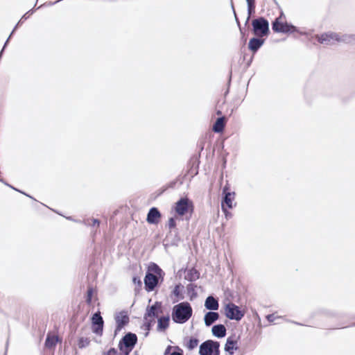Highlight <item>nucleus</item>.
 Here are the masks:
<instances>
[{"label": "nucleus", "mask_w": 355, "mask_h": 355, "mask_svg": "<svg viewBox=\"0 0 355 355\" xmlns=\"http://www.w3.org/2000/svg\"><path fill=\"white\" fill-rule=\"evenodd\" d=\"M200 163V154L192 155L189 160L187 170L184 175H186V177L191 175L190 181L193 177L198 174Z\"/></svg>", "instance_id": "nucleus-13"}, {"label": "nucleus", "mask_w": 355, "mask_h": 355, "mask_svg": "<svg viewBox=\"0 0 355 355\" xmlns=\"http://www.w3.org/2000/svg\"><path fill=\"white\" fill-rule=\"evenodd\" d=\"M165 272L155 262H150L144 278L146 292L157 291L164 281Z\"/></svg>", "instance_id": "nucleus-1"}, {"label": "nucleus", "mask_w": 355, "mask_h": 355, "mask_svg": "<svg viewBox=\"0 0 355 355\" xmlns=\"http://www.w3.org/2000/svg\"><path fill=\"white\" fill-rule=\"evenodd\" d=\"M3 53H4V51H3V49H1L0 51V58H2Z\"/></svg>", "instance_id": "nucleus-64"}, {"label": "nucleus", "mask_w": 355, "mask_h": 355, "mask_svg": "<svg viewBox=\"0 0 355 355\" xmlns=\"http://www.w3.org/2000/svg\"><path fill=\"white\" fill-rule=\"evenodd\" d=\"M266 320L270 322H273L275 321V320L276 319V317L275 316V315L273 313L272 314H268L266 316Z\"/></svg>", "instance_id": "nucleus-52"}, {"label": "nucleus", "mask_w": 355, "mask_h": 355, "mask_svg": "<svg viewBox=\"0 0 355 355\" xmlns=\"http://www.w3.org/2000/svg\"><path fill=\"white\" fill-rule=\"evenodd\" d=\"M204 146H205V142H204V141H202V142L200 143V144L198 146V147H199V150H200V152H201V151H202V150H203V149H204ZM198 154H200V153H199Z\"/></svg>", "instance_id": "nucleus-57"}, {"label": "nucleus", "mask_w": 355, "mask_h": 355, "mask_svg": "<svg viewBox=\"0 0 355 355\" xmlns=\"http://www.w3.org/2000/svg\"><path fill=\"white\" fill-rule=\"evenodd\" d=\"M338 33L327 31L322 33L321 35H315V40L320 44L332 45L337 42L336 40L338 38Z\"/></svg>", "instance_id": "nucleus-15"}, {"label": "nucleus", "mask_w": 355, "mask_h": 355, "mask_svg": "<svg viewBox=\"0 0 355 355\" xmlns=\"http://www.w3.org/2000/svg\"><path fill=\"white\" fill-rule=\"evenodd\" d=\"M220 318V315L216 311H207L204 315V322L206 327H210Z\"/></svg>", "instance_id": "nucleus-22"}, {"label": "nucleus", "mask_w": 355, "mask_h": 355, "mask_svg": "<svg viewBox=\"0 0 355 355\" xmlns=\"http://www.w3.org/2000/svg\"><path fill=\"white\" fill-rule=\"evenodd\" d=\"M284 22L282 21L280 17H276L275 19L272 21L271 26H272V30L275 33H281L282 31H284L282 27H284Z\"/></svg>", "instance_id": "nucleus-35"}, {"label": "nucleus", "mask_w": 355, "mask_h": 355, "mask_svg": "<svg viewBox=\"0 0 355 355\" xmlns=\"http://www.w3.org/2000/svg\"><path fill=\"white\" fill-rule=\"evenodd\" d=\"M163 214L158 207H151L146 214V221L149 225H157L162 220Z\"/></svg>", "instance_id": "nucleus-14"}, {"label": "nucleus", "mask_w": 355, "mask_h": 355, "mask_svg": "<svg viewBox=\"0 0 355 355\" xmlns=\"http://www.w3.org/2000/svg\"><path fill=\"white\" fill-rule=\"evenodd\" d=\"M232 69H230L229 71V73H228V78H227V88L223 94L225 98L230 93V86H231V83H232Z\"/></svg>", "instance_id": "nucleus-44"}, {"label": "nucleus", "mask_w": 355, "mask_h": 355, "mask_svg": "<svg viewBox=\"0 0 355 355\" xmlns=\"http://www.w3.org/2000/svg\"><path fill=\"white\" fill-rule=\"evenodd\" d=\"M162 302L156 301L152 305H148L144 315V322L141 328L146 331L144 336L146 337L155 323V318H157V313L161 312Z\"/></svg>", "instance_id": "nucleus-4"}, {"label": "nucleus", "mask_w": 355, "mask_h": 355, "mask_svg": "<svg viewBox=\"0 0 355 355\" xmlns=\"http://www.w3.org/2000/svg\"><path fill=\"white\" fill-rule=\"evenodd\" d=\"M168 230L166 233V238L164 239V245L165 248L168 246L178 247L182 239L180 236V230Z\"/></svg>", "instance_id": "nucleus-12"}, {"label": "nucleus", "mask_w": 355, "mask_h": 355, "mask_svg": "<svg viewBox=\"0 0 355 355\" xmlns=\"http://www.w3.org/2000/svg\"><path fill=\"white\" fill-rule=\"evenodd\" d=\"M59 2H60V0H56L55 1H46L44 3L40 5V6H38L37 8H35V9H36V10H39L41 8H43V7L54 6V5L57 4Z\"/></svg>", "instance_id": "nucleus-47"}, {"label": "nucleus", "mask_w": 355, "mask_h": 355, "mask_svg": "<svg viewBox=\"0 0 355 355\" xmlns=\"http://www.w3.org/2000/svg\"><path fill=\"white\" fill-rule=\"evenodd\" d=\"M282 29L284 30L281 33L283 34L298 33L300 35H304L298 27L293 25L291 22H284V27Z\"/></svg>", "instance_id": "nucleus-26"}, {"label": "nucleus", "mask_w": 355, "mask_h": 355, "mask_svg": "<svg viewBox=\"0 0 355 355\" xmlns=\"http://www.w3.org/2000/svg\"><path fill=\"white\" fill-rule=\"evenodd\" d=\"M199 339L195 336H186L184 338V346L189 351L193 350L199 344Z\"/></svg>", "instance_id": "nucleus-28"}, {"label": "nucleus", "mask_w": 355, "mask_h": 355, "mask_svg": "<svg viewBox=\"0 0 355 355\" xmlns=\"http://www.w3.org/2000/svg\"><path fill=\"white\" fill-rule=\"evenodd\" d=\"M184 220V219H180V217L177 216L175 214L168 218V221L165 223V228H167L168 230H179L178 227V221Z\"/></svg>", "instance_id": "nucleus-29"}, {"label": "nucleus", "mask_w": 355, "mask_h": 355, "mask_svg": "<svg viewBox=\"0 0 355 355\" xmlns=\"http://www.w3.org/2000/svg\"><path fill=\"white\" fill-rule=\"evenodd\" d=\"M186 272H187V267L186 268H180L178 271V273L177 275L179 276V277L180 278L182 277V273H184L186 275Z\"/></svg>", "instance_id": "nucleus-54"}, {"label": "nucleus", "mask_w": 355, "mask_h": 355, "mask_svg": "<svg viewBox=\"0 0 355 355\" xmlns=\"http://www.w3.org/2000/svg\"><path fill=\"white\" fill-rule=\"evenodd\" d=\"M90 320L92 333L97 336H102L103 333L104 320L99 309L92 314Z\"/></svg>", "instance_id": "nucleus-10"}, {"label": "nucleus", "mask_w": 355, "mask_h": 355, "mask_svg": "<svg viewBox=\"0 0 355 355\" xmlns=\"http://www.w3.org/2000/svg\"><path fill=\"white\" fill-rule=\"evenodd\" d=\"M337 42H343L345 44H351L355 42V34H340L338 33Z\"/></svg>", "instance_id": "nucleus-34"}, {"label": "nucleus", "mask_w": 355, "mask_h": 355, "mask_svg": "<svg viewBox=\"0 0 355 355\" xmlns=\"http://www.w3.org/2000/svg\"><path fill=\"white\" fill-rule=\"evenodd\" d=\"M239 32L241 34V42L243 46L246 44L248 36H249V31L248 29L245 28V27H240Z\"/></svg>", "instance_id": "nucleus-41"}, {"label": "nucleus", "mask_w": 355, "mask_h": 355, "mask_svg": "<svg viewBox=\"0 0 355 355\" xmlns=\"http://www.w3.org/2000/svg\"><path fill=\"white\" fill-rule=\"evenodd\" d=\"M197 285L193 283H189L186 286L187 294L190 301H193L198 296L196 291Z\"/></svg>", "instance_id": "nucleus-31"}, {"label": "nucleus", "mask_w": 355, "mask_h": 355, "mask_svg": "<svg viewBox=\"0 0 355 355\" xmlns=\"http://www.w3.org/2000/svg\"><path fill=\"white\" fill-rule=\"evenodd\" d=\"M116 322L114 336H116L129 323V315L126 310H122L115 314Z\"/></svg>", "instance_id": "nucleus-11"}, {"label": "nucleus", "mask_w": 355, "mask_h": 355, "mask_svg": "<svg viewBox=\"0 0 355 355\" xmlns=\"http://www.w3.org/2000/svg\"><path fill=\"white\" fill-rule=\"evenodd\" d=\"M353 96H351L350 97H348L347 98H346L345 97H341V100H342L343 103H347L350 100V98H352Z\"/></svg>", "instance_id": "nucleus-56"}, {"label": "nucleus", "mask_w": 355, "mask_h": 355, "mask_svg": "<svg viewBox=\"0 0 355 355\" xmlns=\"http://www.w3.org/2000/svg\"><path fill=\"white\" fill-rule=\"evenodd\" d=\"M228 192H232V191H230V185L229 184L228 182H227L222 189V195H224Z\"/></svg>", "instance_id": "nucleus-50"}, {"label": "nucleus", "mask_w": 355, "mask_h": 355, "mask_svg": "<svg viewBox=\"0 0 355 355\" xmlns=\"http://www.w3.org/2000/svg\"><path fill=\"white\" fill-rule=\"evenodd\" d=\"M165 192H166L165 188H164L162 186V187L158 189L157 191H155L154 193H153L150 195V198L153 200H155L157 198H159V196H161L162 195H163Z\"/></svg>", "instance_id": "nucleus-45"}, {"label": "nucleus", "mask_w": 355, "mask_h": 355, "mask_svg": "<svg viewBox=\"0 0 355 355\" xmlns=\"http://www.w3.org/2000/svg\"><path fill=\"white\" fill-rule=\"evenodd\" d=\"M324 327H325L326 329H338V327H331V326H329V325H325Z\"/></svg>", "instance_id": "nucleus-59"}, {"label": "nucleus", "mask_w": 355, "mask_h": 355, "mask_svg": "<svg viewBox=\"0 0 355 355\" xmlns=\"http://www.w3.org/2000/svg\"><path fill=\"white\" fill-rule=\"evenodd\" d=\"M193 309L187 301L181 302L173 306L171 311V318L176 324H184L192 316Z\"/></svg>", "instance_id": "nucleus-3"}, {"label": "nucleus", "mask_w": 355, "mask_h": 355, "mask_svg": "<svg viewBox=\"0 0 355 355\" xmlns=\"http://www.w3.org/2000/svg\"><path fill=\"white\" fill-rule=\"evenodd\" d=\"M185 287L182 283L175 284L171 291L170 297L173 304L184 299Z\"/></svg>", "instance_id": "nucleus-16"}, {"label": "nucleus", "mask_w": 355, "mask_h": 355, "mask_svg": "<svg viewBox=\"0 0 355 355\" xmlns=\"http://www.w3.org/2000/svg\"><path fill=\"white\" fill-rule=\"evenodd\" d=\"M224 119H225L224 116H218L216 119V120L214 123V127H213V130L214 132H216V133L222 132V131L224 128V123H223Z\"/></svg>", "instance_id": "nucleus-38"}, {"label": "nucleus", "mask_w": 355, "mask_h": 355, "mask_svg": "<svg viewBox=\"0 0 355 355\" xmlns=\"http://www.w3.org/2000/svg\"><path fill=\"white\" fill-rule=\"evenodd\" d=\"M8 344H9V339L8 338L6 340V349H5L4 355H6L8 347Z\"/></svg>", "instance_id": "nucleus-58"}, {"label": "nucleus", "mask_w": 355, "mask_h": 355, "mask_svg": "<svg viewBox=\"0 0 355 355\" xmlns=\"http://www.w3.org/2000/svg\"><path fill=\"white\" fill-rule=\"evenodd\" d=\"M252 32L256 36L268 37L270 34L268 20L263 17H257L251 21Z\"/></svg>", "instance_id": "nucleus-7"}, {"label": "nucleus", "mask_w": 355, "mask_h": 355, "mask_svg": "<svg viewBox=\"0 0 355 355\" xmlns=\"http://www.w3.org/2000/svg\"><path fill=\"white\" fill-rule=\"evenodd\" d=\"M230 6H231V8H232V10H235V8H234V3H233L232 0H230Z\"/></svg>", "instance_id": "nucleus-61"}, {"label": "nucleus", "mask_w": 355, "mask_h": 355, "mask_svg": "<svg viewBox=\"0 0 355 355\" xmlns=\"http://www.w3.org/2000/svg\"><path fill=\"white\" fill-rule=\"evenodd\" d=\"M199 355H220V342L208 339L199 346Z\"/></svg>", "instance_id": "nucleus-9"}, {"label": "nucleus", "mask_w": 355, "mask_h": 355, "mask_svg": "<svg viewBox=\"0 0 355 355\" xmlns=\"http://www.w3.org/2000/svg\"><path fill=\"white\" fill-rule=\"evenodd\" d=\"M355 327V322H352V324H350L348 326H346L345 327Z\"/></svg>", "instance_id": "nucleus-63"}, {"label": "nucleus", "mask_w": 355, "mask_h": 355, "mask_svg": "<svg viewBox=\"0 0 355 355\" xmlns=\"http://www.w3.org/2000/svg\"><path fill=\"white\" fill-rule=\"evenodd\" d=\"M216 114L218 116H223V114H222V112H221L220 110H216Z\"/></svg>", "instance_id": "nucleus-60"}, {"label": "nucleus", "mask_w": 355, "mask_h": 355, "mask_svg": "<svg viewBox=\"0 0 355 355\" xmlns=\"http://www.w3.org/2000/svg\"><path fill=\"white\" fill-rule=\"evenodd\" d=\"M94 294V288L89 286L87 289L86 293L85 294V302L88 306H92V296Z\"/></svg>", "instance_id": "nucleus-40"}, {"label": "nucleus", "mask_w": 355, "mask_h": 355, "mask_svg": "<svg viewBox=\"0 0 355 355\" xmlns=\"http://www.w3.org/2000/svg\"><path fill=\"white\" fill-rule=\"evenodd\" d=\"M194 211V205L187 197L180 198L172 206L171 212L187 221L190 220Z\"/></svg>", "instance_id": "nucleus-2"}, {"label": "nucleus", "mask_w": 355, "mask_h": 355, "mask_svg": "<svg viewBox=\"0 0 355 355\" xmlns=\"http://www.w3.org/2000/svg\"><path fill=\"white\" fill-rule=\"evenodd\" d=\"M230 209L227 207H221V210L227 220H230L233 216V214L231 211H230Z\"/></svg>", "instance_id": "nucleus-48"}, {"label": "nucleus", "mask_w": 355, "mask_h": 355, "mask_svg": "<svg viewBox=\"0 0 355 355\" xmlns=\"http://www.w3.org/2000/svg\"><path fill=\"white\" fill-rule=\"evenodd\" d=\"M312 318H320L329 322H337L342 319L348 317L347 314L336 310L320 308L311 314Z\"/></svg>", "instance_id": "nucleus-5"}, {"label": "nucleus", "mask_w": 355, "mask_h": 355, "mask_svg": "<svg viewBox=\"0 0 355 355\" xmlns=\"http://www.w3.org/2000/svg\"><path fill=\"white\" fill-rule=\"evenodd\" d=\"M0 182H2L6 186H7L8 187L12 189V190H14L19 193H21L32 200H35V198L33 196H32L31 195H30L29 193H26V191H24L23 190H21L17 187H15L13 185L10 184L8 182H6L3 178H0Z\"/></svg>", "instance_id": "nucleus-39"}, {"label": "nucleus", "mask_w": 355, "mask_h": 355, "mask_svg": "<svg viewBox=\"0 0 355 355\" xmlns=\"http://www.w3.org/2000/svg\"><path fill=\"white\" fill-rule=\"evenodd\" d=\"M247 4V13L248 16L245 21V26H246L250 19L251 16L255 14L256 11V0H245Z\"/></svg>", "instance_id": "nucleus-27"}, {"label": "nucleus", "mask_w": 355, "mask_h": 355, "mask_svg": "<svg viewBox=\"0 0 355 355\" xmlns=\"http://www.w3.org/2000/svg\"><path fill=\"white\" fill-rule=\"evenodd\" d=\"M234 19H235V21L236 23L238 28H240V27H243L241 24V22H240L238 15H236V17H234Z\"/></svg>", "instance_id": "nucleus-55"}, {"label": "nucleus", "mask_w": 355, "mask_h": 355, "mask_svg": "<svg viewBox=\"0 0 355 355\" xmlns=\"http://www.w3.org/2000/svg\"><path fill=\"white\" fill-rule=\"evenodd\" d=\"M164 355H184V351L178 345H168L164 350Z\"/></svg>", "instance_id": "nucleus-32"}, {"label": "nucleus", "mask_w": 355, "mask_h": 355, "mask_svg": "<svg viewBox=\"0 0 355 355\" xmlns=\"http://www.w3.org/2000/svg\"><path fill=\"white\" fill-rule=\"evenodd\" d=\"M186 178V175H179L174 180L168 182V183L163 185V187L165 188V191H168L169 189H174L177 187H180L183 184L184 181Z\"/></svg>", "instance_id": "nucleus-21"}, {"label": "nucleus", "mask_w": 355, "mask_h": 355, "mask_svg": "<svg viewBox=\"0 0 355 355\" xmlns=\"http://www.w3.org/2000/svg\"><path fill=\"white\" fill-rule=\"evenodd\" d=\"M236 196L235 191L228 192L221 196V207H227L233 209L236 207V202H234Z\"/></svg>", "instance_id": "nucleus-19"}, {"label": "nucleus", "mask_w": 355, "mask_h": 355, "mask_svg": "<svg viewBox=\"0 0 355 355\" xmlns=\"http://www.w3.org/2000/svg\"><path fill=\"white\" fill-rule=\"evenodd\" d=\"M157 331L159 332L165 331L170 324V315L167 314L165 316L157 318Z\"/></svg>", "instance_id": "nucleus-24"}, {"label": "nucleus", "mask_w": 355, "mask_h": 355, "mask_svg": "<svg viewBox=\"0 0 355 355\" xmlns=\"http://www.w3.org/2000/svg\"><path fill=\"white\" fill-rule=\"evenodd\" d=\"M200 277V272L195 268L192 267L191 268H188L187 267V272L184 276V279L189 282L190 283H193Z\"/></svg>", "instance_id": "nucleus-25"}, {"label": "nucleus", "mask_w": 355, "mask_h": 355, "mask_svg": "<svg viewBox=\"0 0 355 355\" xmlns=\"http://www.w3.org/2000/svg\"><path fill=\"white\" fill-rule=\"evenodd\" d=\"M90 339L86 337H79L77 340V345L79 349H84L89 346Z\"/></svg>", "instance_id": "nucleus-42"}, {"label": "nucleus", "mask_w": 355, "mask_h": 355, "mask_svg": "<svg viewBox=\"0 0 355 355\" xmlns=\"http://www.w3.org/2000/svg\"><path fill=\"white\" fill-rule=\"evenodd\" d=\"M223 309L225 316L231 320L239 322L245 314V309L230 302L224 304Z\"/></svg>", "instance_id": "nucleus-8"}, {"label": "nucleus", "mask_w": 355, "mask_h": 355, "mask_svg": "<svg viewBox=\"0 0 355 355\" xmlns=\"http://www.w3.org/2000/svg\"><path fill=\"white\" fill-rule=\"evenodd\" d=\"M315 91L311 84H306L304 89V98L308 104H311L312 99L311 96Z\"/></svg>", "instance_id": "nucleus-36"}, {"label": "nucleus", "mask_w": 355, "mask_h": 355, "mask_svg": "<svg viewBox=\"0 0 355 355\" xmlns=\"http://www.w3.org/2000/svg\"><path fill=\"white\" fill-rule=\"evenodd\" d=\"M278 17H280L281 19H282V17H285V15L282 10L281 11L280 15Z\"/></svg>", "instance_id": "nucleus-62"}, {"label": "nucleus", "mask_w": 355, "mask_h": 355, "mask_svg": "<svg viewBox=\"0 0 355 355\" xmlns=\"http://www.w3.org/2000/svg\"><path fill=\"white\" fill-rule=\"evenodd\" d=\"M225 294L226 296H227L228 297L231 298V300H234V297H235V293L234 291L230 289V288H227L225 291Z\"/></svg>", "instance_id": "nucleus-49"}, {"label": "nucleus", "mask_w": 355, "mask_h": 355, "mask_svg": "<svg viewBox=\"0 0 355 355\" xmlns=\"http://www.w3.org/2000/svg\"><path fill=\"white\" fill-rule=\"evenodd\" d=\"M263 37L254 36L250 39L248 44V49L253 55H255L257 51L263 46L266 39Z\"/></svg>", "instance_id": "nucleus-17"}, {"label": "nucleus", "mask_w": 355, "mask_h": 355, "mask_svg": "<svg viewBox=\"0 0 355 355\" xmlns=\"http://www.w3.org/2000/svg\"><path fill=\"white\" fill-rule=\"evenodd\" d=\"M204 306L209 311H216L219 308V300L217 297L211 294L205 299Z\"/></svg>", "instance_id": "nucleus-20"}, {"label": "nucleus", "mask_w": 355, "mask_h": 355, "mask_svg": "<svg viewBox=\"0 0 355 355\" xmlns=\"http://www.w3.org/2000/svg\"><path fill=\"white\" fill-rule=\"evenodd\" d=\"M58 342V336L47 334L44 341V346L48 349L55 348Z\"/></svg>", "instance_id": "nucleus-33"}, {"label": "nucleus", "mask_w": 355, "mask_h": 355, "mask_svg": "<svg viewBox=\"0 0 355 355\" xmlns=\"http://www.w3.org/2000/svg\"><path fill=\"white\" fill-rule=\"evenodd\" d=\"M137 336L136 334L128 331L125 333L119 340L118 348L123 355H130L137 343Z\"/></svg>", "instance_id": "nucleus-6"}, {"label": "nucleus", "mask_w": 355, "mask_h": 355, "mask_svg": "<svg viewBox=\"0 0 355 355\" xmlns=\"http://www.w3.org/2000/svg\"><path fill=\"white\" fill-rule=\"evenodd\" d=\"M219 158H220V161L221 168H222V170H223L227 166V154L223 155V153H220Z\"/></svg>", "instance_id": "nucleus-46"}, {"label": "nucleus", "mask_w": 355, "mask_h": 355, "mask_svg": "<svg viewBox=\"0 0 355 355\" xmlns=\"http://www.w3.org/2000/svg\"><path fill=\"white\" fill-rule=\"evenodd\" d=\"M254 55H253L252 53V55L250 57V58L248 60V61L246 62L245 63V68L248 69L250 67L253 60H254Z\"/></svg>", "instance_id": "nucleus-53"}, {"label": "nucleus", "mask_w": 355, "mask_h": 355, "mask_svg": "<svg viewBox=\"0 0 355 355\" xmlns=\"http://www.w3.org/2000/svg\"><path fill=\"white\" fill-rule=\"evenodd\" d=\"M211 334L217 338H223L227 334V329L223 324H214L211 327Z\"/></svg>", "instance_id": "nucleus-23"}, {"label": "nucleus", "mask_w": 355, "mask_h": 355, "mask_svg": "<svg viewBox=\"0 0 355 355\" xmlns=\"http://www.w3.org/2000/svg\"><path fill=\"white\" fill-rule=\"evenodd\" d=\"M35 11L36 9H35L34 6L33 8L30 9L26 13H24L12 28V33H15L19 26H21L35 12Z\"/></svg>", "instance_id": "nucleus-30"}, {"label": "nucleus", "mask_w": 355, "mask_h": 355, "mask_svg": "<svg viewBox=\"0 0 355 355\" xmlns=\"http://www.w3.org/2000/svg\"><path fill=\"white\" fill-rule=\"evenodd\" d=\"M15 33H12V31H11V33H10L8 37L6 39V42H4L3 45V51H5V49H6V47L8 46V44H9V42H10V38L12 37L13 34Z\"/></svg>", "instance_id": "nucleus-51"}, {"label": "nucleus", "mask_w": 355, "mask_h": 355, "mask_svg": "<svg viewBox=\"0 0 355 355\" xmlns=\"http://www.w3.org/2000/svg\"><path fill=\"white\" fill-rule=\"evenodd\" d=\"M83 222L86 226L88 227H95L96 225H99L101 223V220L99 219L94 218L85 219Z\"/></svg>", "instance_id": "nucleus-43"}, {"label": "nucleus", "mask_w": 355, "mask_h": 355, "mask_svg": "<svg viewBox=\"0 0 355 355\" xmlns=\"http://www.w3.org/2000/svg\"><path fill=\"white\" fill-rule=\"evenodd\" d=\"M235 337V334H232L227 337L226 340L224 350L229 355H234V352L239 349L238 342Z\"/></svg>", "instance_id": "nucleus-18"}, {"label": "nucleus", "mask_w": 355, "mask_h": 355, "mask_svg": "<svg viewBox=\"0 0 355 355\" xmlns=\"http://www.w3.org/2000/svg\"><path fill=\"white\" fill-rule=\"evenodd\" d=\"M132 281L133 284L135 286L134 289L135 294L137 295L139 294L142 288V282L141 277L137 275H135L132 277Z\"/></svg>", "instance_id": "nucleus-37"}]
</instances>
